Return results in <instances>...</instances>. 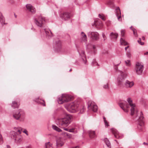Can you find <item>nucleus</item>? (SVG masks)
Instances as JSON below:
<instances>
[{"instance_id": "f257e3e1", "label": "nucleus", "mask_w": 148, "mask_h": 148, "mask_svg": "<svg viewBox=\"0 0 148 148\" xmlns=\"http://www.w3.org/2000/svg\"><path fill=\"white\" fill-rule=\"evenodd\" d=\"M128 104L126 101H122L119 103V105L122 109L125 112H127L130 110V106L131 107V115H134L136 117H138L137 120L138 122V128L142 131L144 128V122L143 120V114L142 112L138 113V111L134 103H132L131 99L129 98L127 99Z\"/></svg>"}, {"instance_id": "f03ea898", "label": "nucleus", "mask_w": 148, "mask_h": 148, "mask_svg": "<svg viewBox=\"0 0 148 148\" xmlns=\"http://www.w3.org/2000/svg\"><path fill=\"white\" fill-rule=\"evenodd\" d=\"M80 99H77L68 105H64L66 109L71 113H75L79 111L81 113H82L85 110V108L83 106H81Z\"/></svg>"}, {"instance_id": "7ed1b4c3", "label": "nucleus", "mask_w": 148, "mask_h": 148, "mask_svg": "<svg viewBox=\"0 0 148 148\" xmlns=\"http://www.w3.org/2000/svg\"><path fill=\"white\" fill-rule=\"evenodd\" d=\"M63 112L60 114L57 121L58 124L62 128L67 127L70 124L72 118L71 115H67L65 111H63Z\"/></svg>"}, {"instance_id": "20e7f679", "label": "nucleus", "mask_w": 148, "mask_h": 148, "mask_svg": "<svg viewBox=\"0 0 148 148\" xmlns=\"http://www.w3.org/2000/svg\"><path fill=\"white\" fill-rule=\"evenodd\" d=\"M22 130V128L20 127H14V130L10 132V137L17 143H21L23 141V137L21 135Z\"/></svg>"}, {"instance_id": "39448f33", "label": "nucleus", "mask_w": 148, "mask_h": 148, "mask_svg": "<svg viewBox=\"0 0 148 148\" xmlns=\"http://www.w3.org/2000/svg\"><path fill=\"white\" fill-rule=\"evenodd\" d=\"M35 25L39 27H43L45 22V18L41 15H36L34 18Z\"/></svg>"}, {"instance_id": "423d86ee", "label": "nucleus", "mask_w": 148, "mask_h": 148, "mask_svg": "<svg viewBox=\"0 0 148 148\" xmlns=\"http://www.w3.org/2000/svg\"><path fill=\"white\" fill-rule=\"evenodd\" d=\"M25 113L24 111L22 109L16 110L13 114V117L16 120H20V121H23L25 117Z\"/></svg>"}, {"instance_id": "0eeeda50", "label": "nucleus", "mask_w": 148, "mask_h": 148, "mask_svg": "<svg viewBox=\"0 0 148 148\" xmlns=\"http://www.w3.org/2000/svg\"><path fill=\"white\" fill-rule=\"evenodd\" d=\"M121 74L119 75L117 80L116 85L120 88H122L123 87V82L126 78L127 74L121 72Z\"/></svg>"}, {"instance_id": "6e6552de", "label": "nucleus", "mask_w": 148, "mask_h": 148, "mask_svg": "<svg viewBox=\"0 0 148 148\" xmlns=\"http://www.w3.org/2000/svg\"><path fill=\"white\" fill-rule=\"evenodd\" d=\"M72 97L71 95L66 94H63L58 97V103L62 104L64 102L70 101Z\"/></svg>"}, {"instance_id": "1a4fd4ad", "label": "nucleus", "mask_w": 148, "mask_h": 148, "mask_svg": "<svg viewBox=\"0 0 148 148\" xmlns=\"http://www.w3.org/2000/svg\"><path fill=\"white\" fill-rule=\"evenodd\" d=\"M143 64L138 62L136 63L135 70L137 74L141 75L143 73Z\"/></svg>"}, {"instance_id": "9d476101", "label": "nucleus", "mask_w": 148, "mask_h": 148, "mask_svg": "<svg viewBox=\"0 0 148 148\" xmlns=\"http://www.w3.org/2000/svg\"><path fill=\"white\" fill-rule=\"evenodd\" d=\"M88 110L94 112H97L98 110L97 105L94 102L91 101H90L88 102Z\"/></svg>"}, {"instance_id": "9b49d317", "label": "nucleus", "mask_w": 148, "mask_h": 148, "mask_svg": "<svg viewBox=\"0 0 148 148\" xmlns=\"http://www.w3.org/2000/svg\"><path fill=\"white\" fill-rule=\"evenodd\" d=\"M88 35L95 40H97L99 38V34L97 32H89L88 33Z\"/></svg>"}, {"instance_id": "f8f14e48", "label": "nucleus", "mask_w": 148, "mask_h": 148, "mask_svg": "<svg viewBox=\"0 0 148 148\" xmlns=\"http://www.w3.org/2000/svg\"><path fill=\"white\" fill-rule=\"evenodd\" d=\"M26 7L27 10L32 14L36 12V9L34 7L30 4H27L26 5Z\"/></svg>"}, {"instance_id": "ddd939ff", "label": "nucleus", "mask_w": 148, "mask_h": 148, "mask_svg": "<svg viewBox=\"0 0 148 148\" xmlns=\"http://www.w3.org/2000/svg\"><path fill=\"white\" fill-rule=\"evenodd\" d=\"M134 85V83L133 81H130L126 80L124 83V86L126 88H131Z\"/></svg>"}, {"instance_id": "4468645a", "label": "nucleus", "mask_w": 148, "mask_h": 148, "mask_svg": "<svg viewBox=\"0 0 148 148\" xmlns=\"http://www.w3.org/2000/svg\"><path fill=\"white\" fill-rule=\"evenodd\" d=\"M116 13L117 18L119 21H121V16H119L121 14V12L119 8L118 7H116Z\"/></svg>"}, {"instance_id": "2eb2a0df", "label": "nucleus", "mask_w": 148, "mask_h": 148, "mask_svg": "<svg viewBox=\"0 0 148 148\" xmlns=\"http://www.w3.org/2000/svg\"><path fill=\"white\" fill-rule=\"evenodd\" d=\"M111 132L114 135L115 137L117 138H120V134L118 131L115 129L112 128L110 130Z\"/></svg>"}, {"instance_id": "dca6fc26", "label": "nucleus", "mask_w": 148, "mask_h": 148, "mask_svg": "<svg viewBox=\"0 0 148 148\" xmlns=\"http://www.w3.org/2000/svg\"><path fill=\"white\" fill-rule=\"evenodd\" d=\"M56 146L57 147H62L64 144V141L63 139L59 138L56 140Z\"/></svg>"}, {"instance_id": "f3484780", "label": "nucleus", "mask_w": 148, "mask_h": 148, "mask_svg": "<svg viewBox=\"0 0 148 148\" xmlns=\"http://www.w3.org/2000/svg\"><path fill=\"white\" fill-rule=\"evenodd\" d=\"M62 18L65 20H67L70 17V14L68 13L64 12L61 15Z\"/></svg>"}, {"instance_id": "a211bd4d", "label": "nucleus", "mask_w": 148, "mask_h": 148, "mask_svg": "<svg viewBox=\"0 0 148 148\" xmlns=\"http://www.w3.org/2000/svg\"><path fill=\"white\" fill-rule=\"evenodd\" d=\"M61 47V42L60 40L58 41H56V48L55 50L58 52H59L60 51Z\"/></svg>"}, {"instance_id": "6ab92c4d", "label": "nucleus", "mask_w": 148, "mask_h": 148, "mask_svg": "<svg viewBox=\"0 0 148 148\" xmlns=\"http://www.w3.org/2000/svg\"><path fill=\"white\" fill-rule=\"evenodd\" d=\"M34 101L37 102L38 103L44 106H45V102L44 100L40 98L39 97L35 99H34Z\"/></svg>"}, {"instance_id": "aec40b11", "label": "nucleus", "mask_w": 148, "mask_h": 148, "mask_svg": "<svg viewBox=\"0 0 148 148\" xmlns=\"http://www.w3.org/2000/svg\"><path fill=\"white\" fill-rule=\"evenodd\" d=\"M44 31L45 33L46 37H47L48 38H50V37L52 36L51 32L49 30L45 29H44Z\"/></svg>"}, {"instance_id": "412c9836", "label": "nucleus", "mask_w": 148, "mask_h": 148, "mask_svg": "<svg viewBox=\"0 0 148 148\" xmlns=\"http://www.w3.org/2000/svg\"><path fill=\"white\" fill-rule=\"evenodd\" d=\"M5 18L3 16L1 12H0V22L2 25H6L7 23H5Z\"/></svg>"}, {"instance_id": "4be33fe9", "label": "nucleus", "mask_w": 148, "mask_h": 148, "mask_svg": "<svg viewBox=\"0 0 148 148\" xmlns=\"http://www.w3.org/2000/svg\"><path fill=\"white\" fill-rule=\"evenodd\" d=\"M88 132L89 136L91 138H93L95 137L96 134L95 131L89 130Z\"/></svg>"}, {"instance_id": "5701e85b", "label": "nucleus", "mask_w": 148, "mask_h": 148, "mask_svg": "<svg viewBox=\"0 0 148 148\" xmlns=\"http://www.w3.org/2000/svg\"><path fill=\"white\" fill-rule=\"evenodd\" d=\"M19 103L15 101H14L12 102V104H11V106L14 108H18L19 106Z\"/></svg>"}, {"instance_id": "b1692460", "label": "nucleus", "mask_w": 148, "mask_h": 148, "mask_svg": "<svg viewBox=\"0 0 148 148\" xmlns=\"http://www.w3.org/2000/svg\"><path fill=\"white\" fill-rule=\"evenodd\" d=\"M82 36L81 38L83 41L86 42L87 41V38L86 35L83 32H82L81 33Z\"/></svg>"}, {"instance_id": "393cba45", "label": "nucleus", "mask_w": 148, "mask_h": 148, "mask_svg": "<svg viewBox=\"0 0 148 148\" xmlns=\"http://www.w3.org/2000/svg\"><path fill=\"white\" fill-rule=\"evenodd\" d=\"M79 54L81 55L82 57V59L83 60V62H84V63L85 64L86 63V59L85 58V55L84 54V51H82L81 53H80V52H79Z\"/></svg>"}, {"instance_id": "a878e982", "label": "nucleus", "mask_w": 148, "mask_h": 148, "mask_svg": "<svg viewBox=\"0 0 148 148\" xmlns=\"http://www.w3.org/2000/svg\"><path fill=\"white\" fill-rule=\"evenodd\" d=\"M104 141L107 146L109 148H111L110 143L108 138H106L104 139Z\"/></svg>"}, {"instance_id": "bb28decb", "label": "nucleus", "mask_w": 148, "mask_h": 148, "mask_svg": "<svg viewBox=\"0 0 148 148\" xmlns=\"http://www.w3.org/2000/svg\"><path fill=\"white\" fill-rule=\"evenodd\" d=\"M120 43L121 45L125 46L127 45V43L123 38H121L120 39Z\"/></svg>"}, {"instance_id": "cd10ccee", "label": "nucleus", "mask_w": 148, "mask_h": 148, "mask_svg": "<svg viewBox=\"0 0 148 148\" xmlns=\"http://www.w3.org/2000/svg\"><path fill=\"white\" fill-rule=\"evenodd\" d=\"M118 35V34L116 33L112 32L110 34V36L112 38L116 39Z\"/></svg>"}, {"instance_id": "c85d7f7f", "label": "nucleus", "mask_w": 148, "mask_h": 148, "mask_svg": "<svg viewBox=\"0 0 148 148\" xmlns=\"http://www.w3.org/2000/svg\"><path fill=\"white\" fill-rule=\"evenodd\" d=\"M52 144L49 142L46 143L45 144V148H53L52 147Z\"/></svg>"}, {"instance_id": "c756f323", "label": "nucleus", "mask_w": 148, "mask_h": 148, "mask_svg": "<svg viewBox=\"0 0 148 148\" xmlns=\"http://www.w3.org/2000/svg\"><path fill=\"white\" fill-rule=\"evenodd\" d=\"M68 132L75 133L77 132V130L75 127H74L69 129Z\"/></svg>"}, {"instance_id": "7c9ffc66", "label": "nucleus", "mask_w": 148, "mask_h": 148, "mask_svg": "<svg viewBox=\"0 0 148 148\" xmlns=\"http://www.w3.org/2000/svg\"><path fill=\"white\" fill-rule=\"evenodd\" d=\"M108 5H109L111 8H113L114 6V4L112 0H109L107 3Z\"/></svg>"}, {"instance_id": "2f4dec72", "label": "nucleus", "mask_w": 148, "mask_h": 148, "mask_svg": "<svg viewBox=\"0 0 148 148\" xmlns=\"http://www.w3.org/2000/svg\"><path fill=\"white\" fill-rule=\"evenodd\" d=\"M52 128L54 130L58 132H60L61 131V130L58 127H57L56 126L54 125H52Z\"/></svg>"}, {"instance_id": "473e14b6", "label": "nucleus", "mask_w": 148, "mask_h": 148, "mask_svg": "<svg viewBox=\"0 0 148 148\" xmlns=\"http://www.w3.org/2000/svg\"><path fill=\"white\" fill-rule=\"evenodd\" d=\"M95 48V46L94 45L90 44H88L87 46V48L88 49H94Z\"/></svg>"}, {"instance_id": "72a5a7b5", "label": "nucleus", "mask_w": 148, "mask_h": 148, "mask_svg": "<svg viewBox=\"0 0 148 148\" xmlns=\"http://www.w3.org/2000/svg\"><path fill=\"white\" fill-rule=\"evenodd\" d=\"M104 119V121L105 123V125L106 127H108L109 126V125L108 123L107 122V121L106 120L105 118L104 117L103 118Z\"/></svg>"}, {"instance_id": "f704fd0d", "label": "nucleus", "mask_w": 148, "mask_h": 148, "mask_svg": "<svg viewBox=\"0 0 148 148\" xmlns=\"http://www.w3.org/2000/svg\"><path fill=\"white\" fill-rule=\"evenodd\" d=\"M99 18H101L103 20L105 21L106 20L105 17L103 15L99 14Z\"/></svg>"}, {"instance_id": "c9c22d12", "label": "nucleus", "mask_w": 148, "mask_h": 148, "mask_svg": "<svg viewBox=\"0 0 148 148\" xmlns=\"http://www.w3.org/2000/svg\"><path fill=\"white\" fill-rule=\"evenodd\" d=\"M125 63L127 66H129L130 65V60H127L125 61Z\"/></svg>"}, {"instance_id": "e433bc0d", "label": "nucleus", "mask_w": 148, "mask_h": 148, "mask_svg": "<svg viewBox=\"0 0 148 148\" xmlns=\"http://www.w3.org/2000/svg\"><path fill=\"white\" fill-rule=\"evenodd\" d=\"M125 30H121V36L123 37L124 36V34H125Z\"/></svg>"}, {"instance_id": "4c0bfd02", "label": "nucleus", "mask_w": 148, "mask_h": 148, "mask_svg": "<svg viewBox=\"0 0 148 148\" xmlns=\"http://www.w3.org/2000/svg\"><path fill=\"white\" fill-rule=\"evenodd\" d=\"M92 65H96L98 64L96 62L95 60H93V61L92 63Z\"/></svg>"}, {"instance_id": "58836bf2", "label": "nucleus", "mask_w": 148, "mask_h": 148, "mask_svg": "<svg viewBox=\"0 0 148 148\" xmlns=\"http://www.w3.org/2000/svg\"><path fill=\"white\" fill-rule=\"evenodd\" d=\"M138 42L141 45H143L144 44L143 42H141V39L140 38H139V40H138Z\"/></svg>"}, {"instance_id": "ea45409f", "label": "nucleus", "mask_w": 148, "mask_h": 148, "mask_svg": "<svg viewBox=\"0 0 148 148\" xmlns=\"http://www.w3.org/2000/svg\"><path fill=\"white\" fill-rule=\"evenodd\" d=\"M103 88L105 89H108L109 88L108 84L104 85L103 86Z\"/></svg>"}, {"instance_id": "a19ab883", "label": "nucleus", "mask_w": 148, "mask_h": 148, "mask_svg": "<svg viewBox=\"0 0 148 148\" xmlns=\"http://www.w3.org/2000/svg\"><path fill=\"white\" fill-rule=\"evenodd\" d=\"M3 143V140L2 138V136L0 134V144H1Z\"/></svg>"}, {"instance_id": "79ce46f5", "label": "nucleus", "mask_w": 148, "mask_h": 148, "mask_svg": "<svg viewBox=\"0 0 148 148\" xmlns=\"http://www.w3.org/2000/svg\"><path fill=\"white\" fill-rule=\"evenodd\" d=\"M23 132L25 133L27 135H28V132L27 130L26 129H24V130L23 131Z\"/></svg>"}, {"instance_id": "37998d69", "label": "nucleus", "mask_w": 148, "mask_h": 148, "mask_svg": "<svg viewBox=\"0 0 148 148\" xmlns=\"http://www.w3.org/2000/svg\"><path fill=\"white\" fill-rule=\"evenodd\" d=\"M132 31H133V34H134L136 36V30L134 28H133L132 29Z\"/></svg>"}, {"instance_id": "c03bdc74", "label": "nucleus", "mask_w": 148, "mask_h": 148, "mask_svg": "<svg viewBox=\"0 0 148 148\" xmlns=\"http://www.w3.org/2000/svg\"><path fill=\"white\" fill-rule=\"evenodd\" d=\"M25 148H32V147L31 145H29L26 146L25 147Z\"/></svg>"}, {"instance_id": "a18cd8bd", "label": "nucleus", "mask_w": 148, "mask_h": 148, "mask_svg": "<svg viewBox=\"0 0 148 148\" xmlns=\"http://www.w3.org/2000/svg\"><path fill=\"white\" fill-rule=\"evenodd\" d=\"M66 135L67 136L69 137V138H71V134H67Z\"/></svg>"}, {"instance_id": "49530a36", "label": "nucleus", "mask_w": 148, "mask_h": 148, "mask_svg": "<svg viewBox=\"0 0 148 148\" xmlns=\"http://www.w3.org/2000/svg\"><path fill=\"white\" fill-rule=\"evenodd\" d=\"M102 36L104 38V40H105V38L106 37L105 35L103 33H102Z\"/></svg>"}, {"instance_id": "de8ad7c7", "label": "nucleus", "mask_w": 148, "mask_h": 148, "mask_svg": "<svg viewBox=\"0 0 148 148\" xmlns=\"http://www.w3.org/2000/svg\"><path fill=\"white\" fill-rule=\"evenodd\" d=\"M127 56L128 57L130 58L131 57V54L130 53H129L127 54Z\"/></svg>"}, {"instance_id": "09e8293b", "label": "nucleus", "mask_w": 148, "mask_h": 148, "mask_svg": "<svg viewBox=\"0 0 148 148\" xmlns=\"http://www.w3.org/2000/svg\"><path fill=\"white\" fill-rule=\"evenodd\" d=\"M129 47V46H127V47H126L125 48V50L126 51L127 50V49Z\"/></svg>"}, {"instance_id": "8fccbe9b", "label": "nucleus", "mask_w": 148, "mask_h": 148, "mask_svg": "<svg viewBox=\"0 0 148 148\" xmlns=\"http://www.w3.org/2000/svg\"><path fill=\"white\" fill-rule=\"evenodd\" d=\"M143 144L144 145H148V143H146L145 142H144V143H143Z\"/></svg>"}, {"instance_id": "3c124183", "label": "nucleus", "mask_w": 148, "mask_h": 148, "mask_svg": "<svg viewBox=\"0 0 148 148\" xmlns=\"http://www.w3.org/2000/svg\"><path fill=\"white\" fill-rule=\"evenodd\" d=\"M148 54V52H146L144 53L145 55H146Z\"/></svg>"}, {"instance_id": "603ef678", "label": "nucleus", "mask_w": 148, "mask_h": 148, "mask_svg": "<svg viewBox=\"0 0 148 148\" xmlns=\"http://www.w3.org/2000/svg\"><path fill=\"white\" fill-rule=\"evenodd\" d=\"M64 130H66V131H68L69 130V129H67V128H64Z\"/></svg>"}, {"instance_id": "864d4df0", "label": "nucleus", "mask_w": 148, "mask_h": 148, "mask_svg": "<svg viewBox=\"0 0 148 148\" xmlns=\"http://www.w3.org/2000/svg\"><path fill=\"white\" fill-rule=\"evenodd\" d=\"M142 39L143 40H145V38L144 37H142Z\"/></svg>"}, {"instance_id": "5fc2aeb1", "label": "nucleus", "mask_w": 148, "mask_h": 148, "mask_svg": "<svg viewBox=\"0 0 148 148\" xmlns=\"http://www.w3.org/2000/svg\"><path fill=\"white\" fill-rule=\"evenodd\" d=\"M132 26H131L130 27V29H132Z\"/></svg>"}, {"instance_id": "6e6d98bb", "label": "nucleus", "mask_w": 148, "mask_h": 148, "mask_svg": "<svg viewBox=\"0 0 148 148\" xmlns=\"http://www.w3.org/2000/svg\"><path fill=\"white\" fill-rule=\"evenodd\" d=\"M32 29H33L34 30H35V29H34V28H32Z\"/></svg>"}, {"instance_id": "4d7b16f0", "label": "nucleus", "mask_w": 148, "mask_h": 148, "mask_svg": "<svg viewBox=\"0 0 148 148\" xmlns=\"http://www.w3.org/2000/svg\"><path fill=\"white\" fill-rule=\"evenodd\" d=\"M72 71V69H71L70 70H69V71Z\"/></svg>"}, {"instance_id": "13d9d810", "label": "nucleus", "mask_w": 148, "mask_h": 148, "mask_svg": "<svg viewBox=\"0 0 148 148\" xmlns=\"http://www.w3.org/2000/svg\"><path fill=\"white\" fill-rule=\"evenodd\" d=\"M9 147V146H8V145H7V148H8V147Z\"/></svg>"}, {"instance_id": "bf43d9fd", "label": "nucleus", "mask_w": 148, "mask_h": 148, "mask_svg": "<svg viewBox=\"0 0 148 148\" xmlns=\"http://www.w3.org/2000/svg\"><path fill=\"white\" fill-rule=\"evenodd\" d=\"M121 63V62L120 61L119 63V64H120Z\"/></svg>"}, {"instance_id": "052dcab7", "label": "nucleus", "mask_w": 148, "mask_h": 148, "mask_svg": "<svg viewBox=\"0 0 148 148\" xmlns=\"http://www.w3.org/2000/svg\"><path fill=\"white\" fill-rule=\"evenodd\" d=\"M24 148V147H21V148Z\"/></svg>"}, {"instance_id": "680f3d73", "label": "nucleus", "mask_w": 148, "mask_h": 148, "mask_svg": "<svg viewBox=\"0 0 148 148\" xmlns=\"http://www.w3.org/2000/svg\"><path fill=\"white\" fill-rule=\"evenodd\" d=\"M115 141H116V140H114Z\"/></svg>"}]
</instances>
